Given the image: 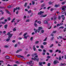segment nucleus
Segmentation results:
<instances>
[{"label": "nucleus", "mask_w": 66, "mask_h": 66, "mask_svg": "<svg viewBox=\"0 0 66 66\" xmlns=\"http://www.w3.org/2000/svg\"><path fill=\"white\" fill-rule=\"evenodd\" d=\"M7 35L8 36V39H6V41L7 42H9L10 40V38L12 37L13 35V34H11V32H8L7 34Z\"/></svg>", "instance_id": "nucleus-1"}, {"label": "nucleus", "mask_w": 66, "mask_h": 66, "mask_svg": "<svg viewBox=\"0 0 66 66\" xmlns=\"http://www.w3.org/2000/svg\"><path fill=\"white\" fill-rule=\"evenodd\" d=\"M33 37H31L30 39V40H31V41H32V40H33Z\"/></svg>", "instance_id": "nucleus-34"}, {"label": "nucleus", "mask_w": 66, "mask_h": 66, "mask_svg": "<svg viewBox=\"0 0 66 66\" xmlns=\"http://www.w3.org/2000/svg\"><path fill=\"white\" fill-rule=\"evenodd\" d=\"M4 19V17L1 18L0 19V20H2V19Z\"/></svg>", "instance_id": "nucleus-50"}, {"label": "nucleus", "mask_w": 66, "mask_h": 66, "mask_svg": "<svg viewBox=\"0 0 66 66\" xmlns=\"http://www.w3.org/2000/svg\"><path fill=\"white\" fill-rule=\"evenodd\" d=\"M60 63V62L57 60L54 61L53 62V63L55 65L56 64H57V63Z\"/></svg>", "instance_id": "nucleus-5"}, {"label": "nucleus", "mask_w": 66, "mask_h": 66, "mask_svg": "<svg viewBox=\"0 0 66 66\" xmlns=\"http://www.w3.org/2000/svg\"><path fill=\"white\" fill-rule=\"evenodd\" d=\"M27 37H28V36H24V38H25V39H27Z\"/></svg>", "instance_id": "nucleus-42"}, {"label": "nucleus", "mask_w": 66, "mask_h": 66, "mask_svg": "<svg viewBox=\"0 0 66 66\" xmlns=\"http://www.w3.org/2000/svg\"><path fill=\"white\" fill-rule=\"evenodd\" d=\"M51 65V64L50 63H48L47 64V66H50Z\"/></svg>", "instance_id": "nucleus-37"}, {"label": "nucleus", "mask_w": 66, "mask_h": 66, "mask_svg": "<svg viewBox=\"0 0 66 66\" xmlns=\"http://www.w3.org/2000/svg\"><path fill=\"white\" fill-rule=\"evenodd\" d=\"M62 20H65V18L64 17H62Z\"/></svg>", "instance_id": "nucleus-53"}, {"label": "nucleus", "mask_w": 66, "mask_h": 66, "mask_svg": "<svg viewBox=\"0 0 66 66\" xmlns=\"http://www.w3.org/2000/svg\"><path fill=\"white\" fill-rule=\"evenodd\" d=\"M7 19L8 21H10L11 20V18L9 17L7 18Z\"/></svg>", "instance_id": "nucleus-35"}, {"label": "nucleus", "mask_w": 66, "mask_h": 66, "mask_svg": "<svg viewBox=\"0 0 66 66\" xmlns=\"http://www.w3.org/2000/svg\"><path fill=\"white\" fill-rule=\"evenodd\" d=\"M43 53H42V54L43 55H44L46 53V51L45 50H43Z\"/></svg>", "instance_id": "nucleus-10"}, {"label": "nucleus", "mask_w": 66, "mask_h": 66, "mask_svg": "<svg viewBox=\"0 0 66 66\" xmlns=\"http://www.w3.org/2000/svg\"><path fill=\"white\" fill-rule=\"evenodd\" d=\"M16 41H15V40H12V42L13 43H15Z\"/></svg>", "instance_id": "nucleus-63"}, {"label": "nucleus", "mask_w": 66, "mask_h": 66, "mask_svg": "<svg viewBox=\"0 0 66 66\" xmlns=\"http://www.w3.org/2000/svg\"><path fill=\"white\" fill-rule=\"evenodd\" d=\"M62 10L63 11H65L66 10V6H64L62 7Z\"/></svg>", "instance_id": "nucleus-6"}, {"label": "nucleus", "mask_w": 66, "mask_h": 66, "mask_svg": "<svg viewBox=\"0 0 66 66\" xmlns=\"http://www.w3.org/2000/svg\"><path fill=\"white\" fill-rule=\"evenodd\" d=\"M60 24H57V26L58 27V26H60Z\"/></svg>", "instance_id": "nucleus-56"}, {"label": "nucleus", "mask_w": 66, "mask_h": 66, "mask_svg": "<svg viewBox=\"0 0 66 66\" xmlns=\"http://www.w3.org/2000/svg\"><path fill=\"white\" fill-rule=\"evenodd\" d=\"M60 6V5H56L55 6V7H59V6Z\"/></svg>", "instance_id": "nucleus-17"}, {"label": "nucleus", "mask_w": 66, "mask_h": 66, "mask_svg": "<svg viewBox=\"0 0 66 66\" xmlns=\"http://www.w3.org/2000/svg\"><path fill=\"white\" fill-rule=\"evenodd\" d=\"M4 47H5V48H7V47H8V46H7V45H5L4 46Z\"/></svg>", "instance_id": "nucleus-55"}, {"label": "nucleus", "mask_w": 66, "mask_h": 66, "mask_svg": "<svg viewBox=\"0 0 66 66\" xmlns=\"http://www.w3.org/2000/svg\"><path fill=\"white\" fill-rule=\"evenodd\" d=\"M12 7V6L10 5H9L7 7L8 8H10V7Z\"/></svg>", "instance_id": "nucleus-44"}, {"label": "nucleus", "mask_w": 66, "mask_h": 66, "mask_svg": "<svg viewBox=\"0 0 66 66\" xmlns=\"http://www.w3.org/2000/svg\"><path fill=\"white\" fill-rule=\"evenodd\" d=\"M6 11L7 13H8V14H10V12H9V11H8V10H6Z\"/></svg>", "instance_id": "nucleus-33"}, {"label": "nucleus", "mask_w": 66, "mask_h": 66, "mask_svg": "<svg viewBox=\"0 0 66 66\" xmlns=\"http://www.w3.org/2000/svg\"><path fill=\"white\" fill-rule=\"evenodd\" d=\"M45 5V4H42L41 6V7H44V6Z\"/></svg>", "instance_id": "nucleus-22"}, {"label": "nucleus", "mask_w": 66, "mask_h": 66, "mask_svg": "<svg viewBox=\"0 0 66 66\" xmlns=\"http://www.w3.org/2000/svg\"><path fill=\"white\" fill-rule=\"evenodd\" d=\"M31 2L32 3V5H34V4H35V2H34V1H33Z\"/></svg>", "instance_id": "nucleus-26"}, {"label": "nucleus", "mask_w": 66, "mask_h": 66, "mask_svg": "<svg viewBox=\"0 0 66 66\" xmlns=\"http://www.w3.org/2000/svg\"><path fill=\"white\" fill-rule=\"evenodd\" d=\"M64 26H61L59 28V29H64Z\"/></svg>", "instance_id": "nucleus-28"}, {"label": "nucleus", "mask_w": 66, "mask_h": 66, "mask_svg": "<svg viewBox=\"0 0 66 66\" xmlns=\"http://www.w3.org/2000/svg\"><path fill=\"white\" fill-rule=\"evenodd\" d=\"M43 63V62H40L39 63V65H42Z\"/></svg>", "instance_id": "nucleus-19"}, {"label": "nucleus", "mask_w": 66, "mask_h": 66, "mask_svg": "<svg viewBox=\"0 0 66 66\" xmlns=\"http://www.w3.org/2000/svg\"><path fill=\"white\" fill-rule=\"evenodd\" d=\"M42 29H43V27H39L37 30L35 28H34V30L35 31V32L36 33H37V32H39L41 30H42Z\"/></svg>", "instance_id": "nucleus-2"}, {"label": "nucleus", "mask_w": 66, "mask_h": 66, "mask_svg": "<svg viewBox=\"0 0 66 66\" xmlns=\"http://www.w3.org/2000/svg\"><path fill=\"white\" fill-rule=\"evenodd\" d=\"M61 17H59L58 18L59 20H60L61 19Z\"/></svg>", "instance_id": "nucleus-64"}, {"label": "nucleus", "mask_w": 66, "mask_h": 66, "mask_svg": "<svg viewBox=\"0 0 66 66\" xmlns=\"http://www.w3.org/2000/svg\"><path fill=\"white\" fill-rule=\"evenodd\" d=\"M47 38H46L45 39L43 40V41H46L47 40Z\"/></svg>", "instance_id": "nucleus-58"}, {"label": "nucleus", "mask_w": 66, "mask_h": 66, "mask_svg": "<svg viewBox=\"0 0 66 66\" xmlns=\"http://www.w3.org/2000/svg\"><path fill=\"white\" fill-rule=\"evenodd\" d=\"M50 52H51V53L52 52V51H53L52 50H50Z\"/></svg>", "instance_id": "nucleus-48"}, {"label": "nucleus", "mask_w": 66, "mask_h": 66, "mask_svg": "<svg viewBox=\"0 0 66 66\" xmlns=\"http://www.w3.org/2000/svg\"><path fill=\"white\" fill-rule=\"evenodd\" d=\"M65 13V11H62V13L63 14H64Z\"/></svg>", "instance_id": "nucleus-36"}, {"label": "nucleus", "mask_w": 66, "mask_h": 66, "mask_svg": "<svg viewBox=\"0 0 66 66\" xmlns=\"http://www.w3.org/2000/svg\"><path fill=\"white\" fill-rule=\"evenodd\" d=\"M37 23H39V24H40L42 23V22L40 21H38L37 22Z\"/></svg>", "instance_id": "nucleus-27"}, {"label": "nucleus", "mask_w": 66, "mask_h": 66, "mask_svg": "<svg viewBox=\"0 0 66 66\" xmlns=\"http://www.w3.org/2000/svg\"><path fill=\"white\" fill-rule=\"evenodd\" d=\"M43 44L44 45H47V42H44L43 43Z\"/></svg>", "instance_id": "nucleus-18"}, {"label": "nucleus", "mask_w": 66, "mask_h": 66, "mask_svg": "<svg viewBox=\"0 0 66 66\" xmlns=\"http://www.w3.org/2000/svg\"><path fill=\"white\" fill-rule=\"evenodd\" d=\"M53 3V2H52L51 1H50L48 2V3L50 5L51 4H52Z\"/></svg>", "instance_id": "nucleus-23"}, {"label": "nucleus", "mask_w": 66, "mask_h": 66, "mask_svg": "<svg viewBox=\"0 0 66 66\" xmlns=\"http://www.w3.org/2000/svg\"><path fill=\"white\" fill-rule=\"evenodd\" d=\"M7 24H6L4 26V28L5 29H7Z\"/></svg>", "instance_id": "nucleus-16"}, {"label": "nucleus", "mask_w": 66, "mask_h": 66, "mask_svg": "<svg viewBox=\"0 0 66 66\" xmlns=\"http://www.w3.org/2000/svg\"><path fill=\"white\" fill-rule=\"evenodd\" d=\"M0 12H2V15H3V14H4V12H3V11L2 10H0Z\"/></svg>", "instance_id": "nucleus-24"}, {"label": "nucleus", "mask_w": 66, "mask_h": 66, "mask_svg": "<svg viewBox=\"0 0 66 66\" xmlns=\"http://www.w3.org/2000/svg\"><path fill=\"white\" fill-rule=\"evenodd\" d=\"M51 36H53L54 35H53V33H52L51 34Z\"/></svg>", "instance_id": "nucleus-61"}, {"label": "nucleus", "mask_w": 66, "mask_h": 66, "mask_svg": "<svg viewBox=\"0 0 66 66\" xmlns=\"http://www.w3.org/2000/svg\"><path fill=\"white\" fill-rule=\"evenodd\" d=\"M16 56L18 57H19V58H21V57H24V56L20 55H16Z\"/></svg>", "instance_id": "nucleus-8"}, {"label": "nucleus", "mask_w": 66, "mask_h": 66, "mask_svg": "<svg viewBox=\"0 0 66 66\" xmlns=\"http://www.w3.org/2000/svg\"><path fill=\"white\" fill-rule=\"evenodd\" d=\"M53 46H54V45L53 44H52L50 46V48H51V47H52Z\"/></svg>", "instance_id": "nucleus-29"}, {"label": "nucleus", "mask_w": 66, "mask_h": 66, "mask_svg": "<svg viewBox=\"0 0 66 66\" xmlns=\"http://www.w3.org/2000/svg\"><path fill=\"white\" fill-rule=\"evenodd\" d=\"M18 45V44H15V47H17Z\"/></svg>", "instance_id": "nucleus-57"}, {"label": "nucleus", "mask_w": 66, "mask_h": 66, "mask_svg": "<svg viewBox=\"0 0 66 66\" xmlns=\"http://www.w3.org/2000/svg\"><path fill=\"white\" fill-rule=\"evenodd\" d=\"M32 60H34V61H37V62H38V60L39 58H38V56H36L35 57L33 58H32Z\"/></svg>", "instance_id": "nucleus-3"}, {"label": "nucleus", "mask_w": 66, "mask_h": 66, "mask_svg": "<svg viewBox=\"0 0 66 66\" xmlns=\"http://www.w3.org/2000/svg\"><path fill=\"white\" fill-rule=\"evenodd\" d=\"M47 14H45L44 15L42 16V17H46V16H47Z\"/></svg>", "instance_id": "nucleus-45"}, {"label": "nucleus", "mask_w": 66, "mask_h": 66, "mask_svg": "<svg viewBox=\"0 0 66 66\" xmlns=\"http://www.w3.org/2000/svg\"><path fill=\"white\" fill-rule=\"evenodd\" d=\"M27 33L24 34V35H23V36H26V35H27Z\"/></svg>", "instance_id": "nucleus-46"}, {"label": "nucleus", "mask_w": 66, "mask_h": 66, "mask_svg": "<svg viewBox=\"0 0 66 66\" xmlns=\"http://www.w3.org/2000/svg\"><path fill=\"white\" fill-rule=\"evenodd\" d=\"M40 48H42V49H43L44 48V46L43 45H41L40 46Z\"/></svg>", "instance_id": "nucleus-38"}, {"label": "nucleus", "mask_w": 66, "mask_h": 66, "mask_svg": "<svg viewBox=\"0 0 66 66\" xmlns=\"http://www.w3.org/2000/svg\"><path fill=\"white\" fill-rule=\"evenodd\" d=\"M44 13V11H40L39 12H38V15H42V14Z\"/></svg>", "instance_id": "nucleus-7"}, {"label": "nucleus", "mask_w": 66, "mask_h": 66, "mask_svg": "<svg viewBox=\"0 0 66 66\" xmlns=\"http://www.w3.org/2000/svg\"><path fill=\"white\" fill-rule=\"evenodd\" d=\"M13 31H16V28H14L13 29Z\"/></svg>", "instance_id": "nucleus-54"}, {"label": "nucleus", "mask_w": 66, "mask_h": 66, "mask_svg": "<svg viewBox=\"0 0 66 66\" xmlns=\"http://www.w3.org/2000/svg\"><path fill=\"white\" fill-rule=\"evenodd\" d=\"M51 20H53V19H54V17L53 18H51Z\"/></svg>", "instance_id": "nucleus-60"}, {"label": "nucleus", "mask_w": 66, "mask_h": 66, "mask_svg": "<svg viewBox=\"0 0 66 66\" xmlns=\"http://www.w3.org/2000/svg\"><path fill=\"white\" fill-rule=\"evenodd\" d=\"M0 8L1 9H4V7H3L0 6Z\"/></svg>", "instance_id": "nucleus-47"}, {"label": "nucleus", "mask_w": 66, "mask_h": 66, "mask_svg": "<svg viewBox=\"0 0 66 66\" xmlns=\"http://www.w3.org/2000/svg\"><path fill=\"white\" fill-rule=\"evenodd\" d=\"M48 22H49V21H48L45 20L44 21V23L45 24H48Z\"/></svg>", "instance_id": "nucleus-11"}, {"label": "nucleus", "mask_w": 66, "mask_h": 66, "mask_svg": "<svg viewBox=\"0 0 66 66\" xmlns=\"http://www.w3.org/2000/svg\"><path fill=\"white\" fill-rule=\"evenodd\" d=\"M15 18H14L12 20V21H11L12 23H13V22H15Z\"/></svg>", "instance_id": "nucleus-12"}, {"label": "nucleus", "mask_w": 66, "mask_h": 66, "mask_svg": "<svg viewBox=\"0 0 66 66\" xmlns=\"http://www.w3.org/2000/svg\"><path fill=\"white\" fill-rule=\"evenodd\" d=\"M63 23H61L60 24V26H62V25H63Z\"/></svg>", "instance_id": "nucleus-51"}, {"label": "nucleus", "mask_w": 66, "mask_h": 66, "mask_svg": "<svg viewBox=\"0 0 66 66\" xmlns=\"http://www.w3.org/2000/svg\"><path fill=\"white\" fill-rule=\"evenodd\" d=\"M65 2H63L62 3V4L63 5V4H65Z\"/></svg>", "instance_id": "nucleus-49"}, {"label": "nucleus", "mask_w": 66, "mask_h": 66, "mask_svg": "<svg viewBox=\"0 0 66 66\" xmlns=\"http://www.w3.org/2000/svg\"><path fill=\"white\" fill-rule=\"evenodd\" d=\"M30 62H28L27 63V64H28V65H30V64H34V62L32 60Z\"/></svg>", "instance_id": "nucleus-4"}, {"label": "nucleus", "mask_w": 66, "mask_h": 66, "mask_svg": "<svg viewBox=\"0 0 66 66\" xmlns=\"http://www.w3.org/2000/svg\"><path fill=\"white\" fill-rule=\"evenodd\" d=\"M38 51H40H40H42V50L41 49H38Z\"/></svg>", "instance_id": "nucleus-40"}, {"label": "nucleus", "mask_w": 66, "mask_h": 66, "mask_svg": "<svg viewBox=\"0 0 66 66\" xmlns=\"http://www.w3.org/2000/svg\"><path fill=\"white\" fill-rule=\"evenodd\" d=\"M34 25L36 27H37V24L36 23H34Z\"/></svg>", "instance_id": "nucleus-25"}, {"label": "nucleus", "mask_w": 66, "mask_h": 66, "mask_svg": "<svg viewBox=\"0 0 66 66\" xmlns=\"http://www.w3.org/2000/svg\"><path fill=\"white\" fill-rule=\"evenodd\" d=\"M41 32L42 33H43L44 32V30H42L41 31Z\"/></svg>", "instance_id": "nucleus-39"}, {"label": "nucleus", "mask_w": 66, "mask_h": 66, "mask_svg": "<svg viewBox=\"0 0 66 66\" xmlns=\"http://www.w3.org/2000/svg\"><path fill=\"white\" fill-rule=\"evenodd\" d=\"M58 59L59 61H61V60H62V59L61 58V56H59Z\"/></svg>", "instance_id": "nucleus-21"}, {"label": "nucleus", "mask_w": 66, "mask_h": 66, "mask_svg": "<svg viewBox=\"0 0 66 66\" xmlns=\"http://www.w3.org/2000/svg\"><path fill=\"white\" fill-rule=\"evenodd\" d=\"M39 43V41H37L35 42V44H38Z\"/></svg>", "instance_id": "nucleus-31"}, {"label": "nucleus", "mask_w": 66, "mask_h": 66, "mask_svg": "<svg viewBox=\"0 0 66 66\" xmlns=\"http://www.w3.org/2000/svg\"><path fill=\"white\" fill-rule=\"evenodd\" d=\"M1 22L2 24H5L6 23L5 22Z\"/></svg>", "instance_id": "nucleus-41"}, {"label": "nucleus", "mask_w": 66, "mask_h": 66, "mask_svg": "<svg viewBox=\"0 0 66 66\" xmlns=\"http://www.w3.org/2000/svg\"><path fill=\"white\" fill-rule=\"evenodd\" d=\"M54 20H56V17H54Z\"/></svg>", "instance_id": "nucleus-43"}, {"label": "nucleus", "mask_w": 66, "mask_h": 66, "mask_svg": "<svg viewBox=\"0 0 66 66\" xmlns=\"http://www.w3.org/2000/svg\"><path fill=\"white\" fill-rule=\"evenodd\" d=\"M29 21H30V20L29 19H28L26 20V22H29Z\"/></svg>", "instance_id": "nucleus-32"}, {"label": "nucleus", "mask_w": 66, "mask_h": 66, "mask_svg": "<svg viewBox=\"0 0 66 66\" xmlns=\"http://www.w3.org/2000/svg\"><path fill=\"white\" fill-rule=\"evenodd\" d=\"M27 3H25L24 5L25 7H26L27 6Z\"/></svg>", "instance_id": "nucleus-30"}, {"label": "nucleus", "mask_w": 66, "mask_h": 66, "mask_svg": "<svg viewBox=\"0 0 66 66\" xmlns=\"http://www.w3.org/2000/svg\"><path fill=\"white\" fill-rule=\"evenodd\" d=\"M6 59H10V57L8 56H6Z\"/></svg>", "instance_id": "nucleus-20"}, {"label": "nucleus", "mask_w": 66, "mask_h": 66, "mask_svg": "<svg viewBox=\"0 0 66 66\" xmlns=\"http://www.w3.org/2000/svg\"><path fill=\"white\" fill-rule=\"evenodd\" d=\"M35 45H34L33 47V49L34 51H36V48L35 47Z\"/></svg>", "instance_id": "nucleus-15"}, {"label": "nucleus", "mask_w": 66, "mask_h": 66, "mask_svg": "<svg viewBox=\"0 0 66 66\" xmlns=\"http://www.w3.org/2000/svg\"><path fill=\"white\" fill-rule=\"evenodd\" d=\"M63 31H64V32H65V31H66V28H65L64 29Z\"/></svg>", "instance_id": "nucleus-52"}, {"label": "nucleus", "mask_w": 66, "mask_h": 66, "mask_svg": "<svg viewBox=\"0 0 66 66\" xmlns=\"http://www.w3.org/2000/svg\"><path fill=\"white\" fill-rule=\"evenodd\" d=\"M51 11H53V10H54V9H51Z\"/></svg>", "instance_id": "nucleus-59"}, {"label": "nucleus", "mask_w": 66, "mask_h": 66, "mask_svg": "<svg viewBox=\"0 0 66 66\" xmlns=\"http://www.w3.org/2000/svg\"><path fill=\"white\" fill-rule=\"evenodd\" d=\"M59 38H60L61 39V38H62V36H59Z\"/></svg>", "instance_id": "nucleus-62"}, {"label": "nucleus", "mask_w": 66, "mask_h": 66, "mask_svg": "<svg viewBox=\"0 0 66 66\" xmlns=\"http://www.w3.org/2000/svg\"><path fill=\"white\" fill-rule=\"evenodd\" d=\"M61 66H65L66 65V63H61L60 64Z\"/></svg>", "instance_id": "nucleus-13"}, {"label": "nucleus", "mask_w": 66, "mask_h": 66, "mask_svg": "<svg viewBox=\"0 0 66 66\" xmlns=\"http://www.w3.org/2000/svg\"><path fill=\"white\" fill-rule=\"evenodd\" d=\"M17 9H18V10H20V8H19V7L18 8L17 7L15 9L14 8L13 10V12H15V11H16V10H17Z\"/></svg>", "instance_id": "nucleus-9"}, {"label": "nucleus", "mask_w": 66, "mask_h": 66, "mask_svg": "<svg viewBox=\"0 0 66 66\" xmlns=\"http://www.w3.org/2000/svg\"><path fill=\"white\" fill-rule=\"evenodd\" d=\"M22 51V50L21 49H20L19 50H18L17 51H16V53H19V52L20 51Z\"/></svg>", "instance_id": "nucleus-14"}]
</instances>
